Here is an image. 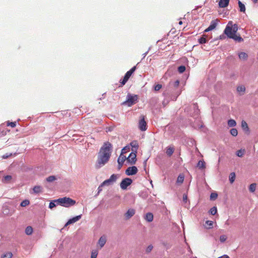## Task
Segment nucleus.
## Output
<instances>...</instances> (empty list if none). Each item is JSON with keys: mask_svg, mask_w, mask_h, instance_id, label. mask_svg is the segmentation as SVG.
Returning a JSON list of instances; mask_svg holds the SVG:
<instances>
[{"mask_svg": "<svg viewBox=\"0 0 258 258\" xmlns=\"http://www.w3.org/2000/svg\"><path fill=\"white\" fill-rule=\"evenodd\" d=\"M179 81L178 80H176L174 82H173V83H172L171 82H170L169 83V85L170 86L171 85H173V87L175 88H176L178 87L179 86Z\"/></svg>", "mask_w": 258, "mask_h": 258, "instance_id": "a18cd8bd", "label": "nucleus"}, {"mask_svg": "<svg viewBox=\"0 0 258 258\" xmlns=\"http://www.w3.org/2000/svg\"><path fill=\"white\" fill-rule=\"evenodd\" d=\"M56 179V178L54 175H51L46 178V181L49 182H52Z\"/></svg>", "mask_w": 258, "mask_h": 258, "instance_id": "4c0bfd02", "label": "nucleus"}, {"mask_svg": "<svg viewBox=\"0 0 258 258\" xmlns=\"http://www.w3.org/2000/svg\"><path fill=\"white\" fill-rule=\"evenodd\" d=\"M245 90V88L244 86H239L237 87V91L239 92H244Z\"/></svg>", "mask_w": 258, "mask_h": 258, "instance_id": "37998d69", "label": "nucleus"}, {"mask_svg": "<svg viewBox=\"0 0 258 258\" xmlns=\"http://www.w3.org/2000/svg\"><path fill=\"white\" fill-rule=\"evenodd\" d=\"M244 150H239L236 152V155L238 157H241L244 154Z\"/></svg>", "mask_w": 258, "mask_h": 258, "instance_id": "de8ad7c7", "label": "nucleus"}, {"mask_svg": "<svg viewBox=\"0 0 258 258\" xmlns=\"http://www.w3.org/2000/svg\"><path fill=\"white\" fill-rule=\"evenodd\" d=\"M218 197V194L216 192H212L210 195V200H215Z\"/></svg>", "mask_w": 258, "mask_h": 258, "instance_id": "49530a36", "label": "nucleus"}, {"mask_svg": "<svg viewBox=\"0 0 258 258\" xmlns=\"http://www.w3.org/2000/svg\"><path fill=\"white\" fill-rule=\"evenodd\" d=\"M7 126H11L12 127H14L16 125V122H10L9 121L7 122Z\"/></svg>", "mask_w": 258, "mask_h": 258, "instance_id": "603ef678", "label": "nucleus"}, {"mask_svg": "<svg viewBox=\"0 0 258 258\" xmlns=\"http://www.w3.org/2000/svg\"><path fill=\"white\" fill-rule=\"evenodd\" d=\"M75 204L76 201L70 198H61V206L68 208L75 205Z\"/></svg>", "mask_w": 258, "mask_h": 258, "instance_id": "20e7f679", "label": "nucleus"}, {"mask_svg": "<svg viewBox=\"0 0 258 258\" xmlns=\"http://www.w3.org/2000/svg\"><path fill=\"white\" fill-rule=\"evenodd\" d=\"M126 157L125 156L120 155V156H119V157L118 158V159H117V163H118L117 169H118V170H120L121 169V168L122 167V166L123 164V163L125 161V160H126Z\"/></svg>", "mask_w": 258, "mask_h": 258, "instance_id": "ddd939ff", "label": "nucleus"}, {"mask_svg": "<svg viewBox=\"0 0 258 258\" xmlns=\"http://www.w3.org/2000/svg\"><path fill=\"white\" fill-rule=\"evenodd\" d=\"M110 157L106 156L105 154L98 153V158L95 165L96 168H100L106 164L109 160Z\"/></svg>", "mask_w": 258, "mask_h": 258, "instance_id": "7ed1b4c3", "label": "nucleus"}, {"mask_svg": "<svg viewBox=\"0 0 258 258\" xmlns=\"http://www.w3.org/2000/svg\"><path fill=\"white\" fill-rule=\"evenodd\" d=\"M218 258H230L229 256L226 254H224L221 256H220Z\"/></svg>", "mask_w": 258, "mask_h": 258, "instance_id": "0e129e2a", "label": "nucleus"}, {"mask_svg": "<svg viewBox=\"0 0 258 258\" xmlns=\"http://www.w3.org/2000/svg\"><path fill=\"white\" fill-rule=\"evenodd\" d=\"M218 21L217 19L212 20L210 26L205 30V32H207L214 29L216 27Z\"/></svg>", "mask_w": 258, "mask_h": 258, "instance_id": "f8f14e48", "label": "nucleus"}, {"mask_svg": "<svg viewBox=\"0 0 258 258\" xmlns=\"http://www.w3.org/2000/svg\"><path fill=\"white\" fill-rule=\"evenodd\" d=\"M187 196L185 194H183V201L185 203H186L187 202Z\"/></svg>", "mask_w": 258, "mask_h": 258, "instance_id": "052dcab7", "label": "nucleus"}, {"mask_svg": "<svg viewBox=\"0 0 258 258\" xmlns=\"http://www.w3.org/2000/svg\"><path fill=\"white\" fill-rule=\"evenodd\" d=\"M118 175L113 174L111 175L109 179L110 180V182L113 183L115 182L117 179Z\"/></svg>", "mask_w": 258, "mask_h": 258, "instance_id": "c756f323", "label": "nucleus"}, {"mask_svg": "<svg viewBox=\"0 0 258 258\" xmlns=\"http://www.w3.org/2000/svg\"><path fill=\"white\" fill-rule=\"evenodd\" d=\"M30 204V202L29 200H25L24 201H23L21 203V204H20V206L21 207H26L28 205H29Z\"/></svg>", "mask_w": 258, "mask_h": 258, "instance_id": "ea45409f", "label": "nucleus"}, {"mask_svg": "<svg viewBox=\"0 0 258 258\" xmlns=\"http://www.w3.org/2000/svg\"><path fill=\"white\" fill-rule=\"evenodd\" d=\"M113 129V127L109 126V127L107 128L106 132H111V131H112Z\"/></svg>", "mask_w": 258, "mask_h": 258, "instance_id": "e2e57ef3", "label": "nucleus"}, {"mask_svg": "<svg viewBox=\"0 0 258 258\" xmlns=\"http://www.w3.org/2000/svg\"><path fill=\"white\" fill-rule=\"evenodd\" d=\"M133 182V180L130 178H125L122 180L120 183V188L125 190L126 189L128 186L130 185Z\"/></svg>", "mask_w": 258, "mask_h": 258, "instance_id": "6e6552de", "label": "nucleus"}, {"mask_svg": "<svg viewBox=\"0 0 258 258\" xmlns=\"http://www.w3.org/2000/svg\"><path fill=\"white\" fill-rule=\"evenodd\" d=\"M137 67L136 66H135L133 68H132L131 70L126 73L123 79L121 80L120 82L122 85H125V84L127 82L130 77L134 73Z\"/></svg>", "mask_w": 258, "mask_h": 258, "instance_id": "39448f33", "label": "nucleus"}, {"mask_svg": "<svg viewBox=\"0 0 258 258\" xmlns=\"http://www.w3.org/2000/svg\"><path fill=\"white\" fill-rule=\"evenodd\" d=\"M112 145L109 142L104 143L103 146L101 147L98 153L101 154H105L106 156L110 157L112 151Z\"/></svg>", "mask_w": 258, "mask_h": 258, "instance_id": "f03ea898", "label": "nucleus"}, {"mask_svg": "<svg viewBox=\"0 0 258 258\" xmlns=\"http://www.w3.org/2000/svg\"><path fill=\"white\" fill-rule=\"evenodd\" d=\"M54 202L55 203L56 205H59L61 206V198H59L57 200H54Z\"/></svg>", "mask_w": 258, "mask_h": 258, "instance_id": "bf43d9fd", "label": "nucleus"}, {"mask_svg": "<svg viewBox=\"0 0 258 258\" xmlns=\"http://www.w3.org/2000/svg\"><path fill=\"white\" fill-rule=\"evenodd\" d=\"M43 188L40 185H36L33 188V192L34 194H39L42 192Z\"/></svg>", "mask_w": 258, "mask_h": 258, "instance_id": "412c9836", "label": "nucleus"}, {"mask_svg": "<svg viewBox=\"0 0 258 258\" xmlns=\"http://www.w3.org/2000/svg\"><path fill=\"white\" fill-rule=\"evenodd\" d=\"M162 88V85L161 84H157L154 86V90L155 91H159Z\"/></svg>", "mask_w": 258, "mask_h": 258, "instance_id": "4d7b16f0", "label": "nucleus"}, {"mask_svg": "<svg viewBox=\"0 0 258 258\" xmlns=\"http://www.w3.org/2000/svg\"><path fill=\"white\" fill-rule=\"evenodd\" d=\"M206 224L209 226L208 227H207V228H211L213 226V222L210 220H207L206 221Z\"/></svg>", "mask_w": 258, "mask_h": 258, "instance_id": "3c124183", "label": "nucleus"}, {"mask_svg": "<svg viewBox=\"0 0 258 258\" xmlns=\"http://www.w3.org/2000/svg\"><path fill=\"white\" fill-rule=\"evenodd\" d=\"M133 152H131L128 157L126 158V160L131 164H135L137 161V153L136 151H134L132 149Z\"/></svg>", "mask_w": 258, "mask_h": 258, "instance_id": "0eeeda50", "label": "nucleus"}, {"mask_svg": "<svg viewBox=\"0 0 258 258\" xmlns=\"http://www.w3.org/2000/svg\"><path fill=\"white\" fill-rule=\"evenodd\" d=\"M157 44L161 49H164L166 46H170L172 43L170 41L167 40L166 38H162L157 41Z\"/></svg>", "mask_w": 258, "mask_h": 258, "instance_id": "423d86ee", "label": "nucleus"}, {"mask_svg": "<svg viewBox=\"0 0 258 258\" xmlns=\"http://www.w3.org/2000/svg\"><path fill=\"white\" fill-rule=\"evenodd\" d=\"M138 168L136 166H133L132 167H128L125 170V174L127 175H133L136 174L138 172Z\"/></svg>", "mask_w": 258, "mask_h": 258, "instance_id": "9b49d317", "label": "nucleus"}, {"mask_svg": "<svg viewBox=\"0 0 258 258\" xmlns=\"http://www.w3.org/2000/svg\"><path fill=\"white\" fill-rule=\"evenodd\" d=\"M17 154V153H15L13 154L12 153H6V154L3 155L2 156L3 159H7L10 157L12 156L13 155L15 156Z\"/></svg>", "mask_w": 258, "mask_h": 258, "instance_id": "58836bf2", "label": "nucleus"}, {"mask_svg": "<svg viewBox=\"0 0 258 258\" xmlns=\"http://www.w3.org/2000/svg\"><path fill=\"white\" fill-rule=\"evenodd\" d=\"M98 254V252L96 251H92L91 253V258H96Z\"/></svg>", "mask_w": 258, "mask_h": 258, "instance_id": "13d9d810", "label": "nucleus"}, {"mask_svg": "<svg viewBox=\"0 0 258 258\" xmlns=\"http://www.w3.org/2000/svg\"><path fill=\"white\" fill-rule=\"evenodd\" d=\"M146 162H147V161H146V160L144 161V164H145V165H146Z\"/></svg>", "mask_w": 258, "mask_h": 258, "instance_id": "774afa93", "label": "nucleus"}, {"mask_svg": "<svg viewBox=\"0 0 258 258\" xmlns=\"http://www.w3.org/2000/svg\"><path fill=\"white\" fill-rule=\"evenodd\" d=\"M174 151V148L173 147L169 146L166 148V153L170 157Z\"/></svg>", "mask_w": 258, "mask_h": 258, "instance_id": "aec40b11", "label": "nucleus"}, {"mask_svg": "<svg viewBox=\"0 0 258 258\" xmlns=\"http://www.w3.org/2000/svg\"><path fill=\"white\" fill-rule=\"evenodd\" d=\"M104 185H102V183L99 186L98 188V194L102 191V187Z\"/></svg>", "mask_w": 258, "mask_h": 258, "instance_id": "680f3d73", "label": "nucleus"}, {"mask_svg": "<svg viewBox=\"0 0 258 258\" xmlns=\"http://www.w3.org/2000/svg\"><path fill=\"white\" fill-rule=\"evenodd\" d=\"M197 166L200 169H204L206 168V163L203 160H200L198 163Z\"/></svg>", "mask_w": 258, "mask_h": 258, "instance_id": "b1692460", "label": "nucleus"}, {"mask_svg": "<svg viewBox=\"0 0 258 258\" xmlns=\"http://www.w3.org/2000/svg\"><path fill=\"white\" fill-rule=\"evenodd\" d=\"M257 1L258 0H253V2L255 4V3H256L257 2Z\"/></svg>", "mask_w": 258, "mask_h": 258, "instance_id": "69168bd1", "label": "nucleus"}, {"mask_svg": "<svg viewBox=\"0 0 258 258\" xmlns=\"http://www.w3.org/2000/svg\"><path fill=\"white\" fill-rule=\"evenodd\" d=\"M238 56L240 59L245 60L247 58L248 55L245 52H241L238 53Z\"/></svg>", "mask_w": 258, "mask_h": 258, "instance_id": "393cba45", "label": "nucleus"}, {"mask_svg": "<svg viewBox=\"0 0 258 258\" xmlns=\"http://www.w3.org/2000/svg\"><path fill=\"white\" fill-rule=\"evenodd\" d=\"M112 183L110 182L109 179L105 180L102 183V185H110Z\"/></svg>", "mask_w": 258, "mask_h": 258, "instance_id": "8fccbe9b", "label": "nucleus"}, {"mask_svg": "<svg viewBox=\"0 0 258 258\" xmlns=\"http://www.w3.org/2000/svg\"><path fill=\"white\" fill-rule=\"evenodd\" d=\"M25 233L28 235H30L33 233V228L31 226H27L25 229Z\"/></svg>", "mask_w": 258, "mask_h": 258, "instance_id": "bb28decb", "label": "nucleus"}, {"mask_svg": "<svg viewBox=\"0 0 258 258\" xmlns=\"http://www.w3.org/2000/svg\"><path fill=\"white\" fill-rule=\"evenodd\" d=\"M237 30V26L236 25H232V22H229L228 25L226 27L224 30V33L228 37L232 38L235 41L241 42L243 41V39L239 35H237L236 32Z\"/></svg>", "mask_w": 258, "mask_h": 258, "instance_id": "f257e3e1", "label": "nucleus"}, {"mask_svg": "<svg viewBox=\"0 0 258 258\" xmlns=\"http://www.w3.org/2000/svg\"><path fill=\"white\" fill-rule=\"evenodd\" d=\"M56 206V204H55V203L54 202V200L53 201H51L50 203H49V208L50 209H52L54 207H55Z\"/></svg>", "mask_w": 258, "mask_h": 258, "instance_id": "864d4df0", "label": "nucleus"}, {"mask_svg": "<svg viewBox=\"0 0 258 258\" xmlns=\"http://www.w3.org/2000/svg\"><path fill=\"white\" fill-rule=\"evenodd\" d=\"M2 180L5 183H11L12 180V176L10 175L4 176Z\"/></svg>", "mask_w": 258, "mask_h": 258, "instance_id": "a211bd4d", "label": "nucleus"}, {"mask_svg": "<svg viewBox=\"0 0 258 258\" xmlns=\"http://www.w3.org/2000/svg\"><path fill=\"white\" fill-rule=\"evenodd\" d=\"M162 244L164 246H165L166 249H168L171 247V244L167 242H163Z\"/></svg>", "mask_w": 258, "mask_h": 258, "instance_id": "c03bdc74", "label": "nucleus"}, {"mask_svg": "<svg viewBox=\"0 0 258 258\" xmlns=\"http://www.w3.org/2000/svg\"><path fill=\"white\" fill-rule=\"evenodd\" d=\"M118 175L113 174L111 175L109 179L110 180V182L113 183L115 182L117 179Z\"/></svg>", "mask_w": 258, "mask_h": 258, "instance_id": "c85d7f7f", "label": "nucleus"}, {"mask_svg": "<svg viewBox=\"0 0 258 258\" xmlns=\"http://www.w3.org/2000/svg\"><path fill=\"white\" fill-rule=\"evenodd\" d=\"M241 128L246 134H249L250 130L247 122L245 120H242L241 121Z\"/></svg>", "mask_w": 258, "mask_h": 258, "instance_id": "2eb2a0df", "label": "nucleus"}, {"mask_svg": "<svg viewBox=\"0 0 258 258\" xmlns=\"http://www.w3.org/2000/svg\"><path fill=\"white\" fill-rule=\"evenodd\" d=\"M227 124L229 127H234L236 125V122L233 119H230L228 120Z\"/></svg>", "mask_w": 258, "mask_h": 258, "instance_id": "a878e982", "label": "nucleus"}, {"mask_svg": "<svg viewBox=\"0 0 258 258\" xmlns=\"http://www.w3.org/2000/svg\"><path fill=\"white\" fill-rule=\"evenodd\" d=\"M106 242V238L105 236H102L98 240V244L100 247L104 246Z\"/></svg>", "mask_w": 258, "mask_h": 258, "instance_id": "6ab92c4d", "label": "nucleus"}, {"mask_svg": "<svg viewBox=\"0 0 258 258\" xmlns=\"http://www.w3.org/2000/svg\"><path fill=\"white\" fill-rule=\"evenodd\" d=\"M217 212V208L216 207H212L209 211V213L212 215H215Z\"/></svg>", "mask_w": 258, "mask_h": 258, "instance_id": "a19ab883", "label": "nucleus"}, {"mask_svg": "<svg viewBox=\"0 0 258 258\" xmlns=\"http://www.w3.org/2000/svg\"><path fill=\"white\" fill-rule=\"evenodd\" d=\"M230 134L233 137H236L238 135V131L236 128H232L230 131Z\"/></svg>", "mask_w": 258, "mask_h": 258, "instance_id": "72a5a7b5", "label": "nucleus"}, {"mask_svg": "<svg viewBox=\"0 0 258 258\" xmlns=\"http://www.w3.org/2000/svg\"><path fill=\"white\" fill-rule=\"evenodd\" d=\"M255 188H256V183H253L249 185V190L250 192H253L255 190Z\"/></svg>", "mask_w": 258, "mask_h": 258, "instance_id": "e433bc0d", "label": "nucleus"}, {"mask_svg": "<svg viewBox=\"0 0 258 258\" xmlns=\"http://www.w3.org/2000/svg\"><path fill=\"white\" fill-rule=\"evenodd\" d=\"M153 214L152 213L149 212L146 214L145 219L147 221L151 222L153 220Z\"/></svg>", "mask_w": 258, "mask_h": 258, "instance_id": "5701e85b", "label": "nucleus"}, {"mask_svg": "<svg viewBox=\"0 0 258 258\" xmlns=\"http://www.w3.org/2000/svg\"><path fill=\"white\" fill-rule=\"evenodd\" d=\"M13 254L11 252H7L1 255V258H12Z\"/></svg>", "mask_w": 258, "mask_h": 258, "instance_id": "cd10ccee", "label": "nucleus"}, {"mask_svg": "<svg viewBox=\"0 0 258 258\" xmlns=\"http://www.w3.org/2000/svg\"><path fill=\"white\" fill-rule=\"evenodd\" d=\"M184 177L183 175H179L176 180L177 183L179 184L182 183L184 181Z\"/></svg>", "mask_w": 258, "mask_h": 258, "instance_id": "2f4dec72", "label": "nucleus"}, {"mask_svg": "<svg viewBox=\"0 0 258 258\" xmlns=\"http://www.w3.org/2000/svg\"><path fill=\"white\" fill-rule=\"evenodd\" d=\"M130 150V146L127 145L121 150V152L120 155H123V154L125 153L127 151H129Z\"/></svg>", "mask_w": 258, "mask_h": 258, "instance_id": "f704fd0d", "label": "nucleus"}, {"mask_svg": "<svg viewBox=\"0 0 258 258\" xmlns=\"http://www.w3.org/2000/svg\"><path fill=\"white\" fill-rule=\"evenodd\" d=\"M235 179V173L234 172L230 173L229 175V181L232 183Z\"/></svg>", "mask_w": 258, "mask_h": 258, "instance_id": "7c9ffc66", "label": "nucleus"}, {"mask_svg": "<svg viewBox=\"0 0 258 258\" xmlns=\"http://www.w3.org/2000/svg\"><path fill=\"white\" fill-rule=\"evenodd\" d=\"M238 6L240 8V11L242 12H245V8L244 4H243L240 1L238 2Z\"/></svg>", "mask_w": 258, "mask_h": 258, "instance_id": "473e14b6", "label": "nucleus"}, {"mask_svg": "<svg viewBox=\"0 0 258 258\" xmlns=\"http://www.w3.org/2000/svg\"><path fill=\"white\" fill-rule=\"evenodd\" d=\"M185 66H179L178 68V71L180 73H182L185 71Z\"/></svg>", "mask_w": 258, "mask_h": 258, "instance_id": "79ce46f5", "label": "nucleus"}, {"mask_svg": "<svg viewBox=\"0 0 258 258\" xmlns=\"http://www.w3.org/2000/svg\"><path fill=\"white\" fill-rule=\"evenodd\" d=\"M138 99V96L135 95L132 96L131 94H128L127 96L126 102L128 103V106H131L136 103V101Z\"/></svg>", "mask_w": 258, "mask_h": 258, "instance_id": "9d476101", "label": "nucleus"}, {"mask_svg": "<svg viewBox=\"0 0 258 258\" xmlns=\"http://www.w3.org/2000/svg\"><path fill=\"white\" fill-rule=\"evenodd\" d=\"M207 42V40L206 38L205 37V35H203L202 37H201L199 39V42L200 44L206 43Z\"/></svg>", "mask_w": 258, "mask_h": 258, "instance_id": "c9c22d12", "label": "nucleus"}, {"mask_svg": "<svg viewBox=\"0 0 258 258\" xmlns=\"http://www.w3.org/2000/svg\"><path fill=\"white\" fill-rule=\"evenodd\" d=\"M147 122L145 121V116H141L139 122V128L142 131H145L147 130Z\"/></svg>", "mask_w": 258, "mask_h": 258, "instance_id": "1a4fd4ad", "label": "nucleus"}, {"mask_svg": "<svg viewBox=\"0 0 258 258\" xmlns=\"http://www.w3.org/2000/svg\"><path fill=\"white\" fill-rule=\"evenodd\" d=\"M153 246L152 245H149L146 249V253L150 252L153 249Z\"/></svg>", "mask_w": 258, "mask_h": 258, "instance_id": "6e6d98bb", "label": "nucleus"}, {"mask_svg": "<svg viewBox=\"0 0 258 258\" xmlns=\"http://www.w3.org/2000/svg\"><path fill=\"white\" fill-rule=\"evenodd\" d=\"M227 239V237L226 235H222L220 236V241L221 242H225Z\"/></svg>", "mask_w": 258, "mask_h": 258, "instance_id": "5fc2aeb1", "label": "nucleus"}, {"mask_svg": "<svg viewBox=\"0 0 258 258\" xmlns=\"http://www.w3.org/2000/svg\"><path fill=\"white\" fill-rule=\"evenodd\" d=\"M230 0H220L218 3V6L220 8H225L227 7L229 3Z\"/></svg>", "mask_w": 258, "mask_h": 258, "instance_id": "f3484780", "label": "nucleus"}, {"mask_svg": "<svg viewBox=\"0 0 258 258\" xmlns=\"http://www.w3.org/2000/svg\"><path fill=\"white\" fill-rule=\"evenodd\" d=\"M135 214V210L133 209H130L124 214L125 218L126 220L130 219Z\"/></svg>", "mask_w": 258, "mask_h": 258, "instance_id": "dca6fc26", "label": "nucleus"}, {"mask_svg": "<svg viewBox=\"0 0 258 258\" xmlns=\"http://www.w3.org/2000/svg\"><path fill=\"white\" fill-rule=\"evenodd\" d=\"M9 210L7 208L6 206H3V213L5 215H7L9 214Z\"/></svg>", "mask_w": 258, "mask_h": 258, "instance_id": "09e8293b", "label": "nucleus"}, {"mask_svg": "<svg viewBox=\"0 0 258 258\" xmlns=\"http://www.w3.org/2000/svg\"><path fill=\"white\" fill-rule=\"evenodd\" d=\"M82 217V215H80L78 216H77L76 217H74L70 219L68 222L66 223L64 227H67L69 225L73 224L77 221H79Z\"/></svg>", "mask_w": 258, "mask_h": 258, "instance_id": "4468645a", "label": "nucleus"}, {"mask_svg": "<svg viewBox=\"0 0 258 258\" xmlns=\"http://www.w3.org/2000/svg\"><path fill=\"white\" fill-rule=\"evenodd\" d=\"M130 146L132 147V149H134V151H136V152H137L139 145L137 141H133L131 142Z\"/></svg>", "mask_w": 258, "mask_h": 258, "instance_id": "4be33fe9", "label": "nucleus"}, {"mask_svg": "<svg viewBox=\"0 0 258 258\" xmlns=\"http://www.w3.org/2000/svg\"><path fill=\"white\" fill-rule=\"evenodd\" d=\"M179 24L180 25H182V22L181 21H180L179 22Z\"/></svg>", "mask_w": 258, "mask_h": 258, "instance_id": "338daca9", "label": "nucleus"}]
</instances>
